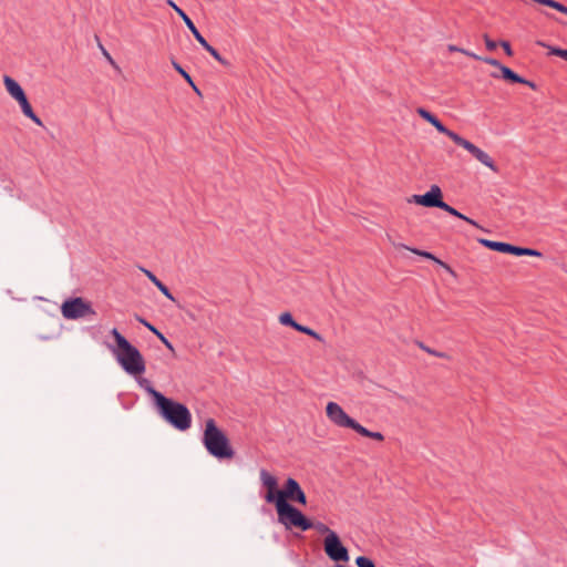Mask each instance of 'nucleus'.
I'll use <instances>...</instances> for the list:
<instances>
[{
  "instance_id": "1",
  "label": "nucleus",
  "mask_w": 567,
  "mask_h": 567,
  "mask_svg": "<svg viewBox=\"0 0 567 567\" xmlns=\"http://www.w3.org/2000/svg\"><path fill=\"white\" fill-rule=\"evenodd\" d=\"M115 347H111L122 369L131 375H141L145 372V360L140 350L133 346L116 328L111 330Z\"/></svg>"
},
{
  "instance_id": "2",
  "label": "nucleus",
  "mask_w": 567,
  "mask_h": 567,
  "mask_svg": "<svg viewBox=\"0 0 567 567\" xmlns=\"http://www.w3.org/2000/svg\"><path fill=\"white\" fill-rule=\"evenodd\" d=\"M202 441L207 452L217 460H230L235 455L227 435L214 419L206 421Z\"/></svg>"
},
{
  "instance_id": "3",
  "label": "nucleus",
  "mask_w": 567,
  "mask_h": 567,
  "mask_svg": "<svg viewBox=\"0 0 567 567\" xmlns=\"http://www.w3.org/2000/svg\"><path fill=\"white\" fill-rule=\"evenodd\" d=\"M155 408L158 414L174 429L186 431L192 426V413L185 404L164 396Z\"/></svg>"
},
{
  "instance_id": "4",
  "label": "nucleus",
  "mask_w": 567,
  "mask_h": 567,
  "mask_svg": "<svg viewBox=\"0 0 567 567\" xmlns=\"http://www.w3.org/2000/svg\"><path fill=\"white\" fill-rule=\"evenodd\" d=\"M275 508L278 522L282 524L286 529L298 528L301 532H307L312 528V520L291 503L282 502Z\"/></svg>"
},
{
  "instance_id": "5",
  "label": "nucleus",
  "mask_w": 567,
  "mask_h": 567,
  "mask_svg": "<svg viewBox=\"0 0 567 567\" xmlns=\"http://www.w3.org/2000/svg\"><path fill=\"white\" fill-rule=\"evenodd\" d=\"M167 4L183 19L188 30L192 32L196 41L219 63L223 65H229V62L225 60L219 52L212 47L206 39L198 31L192 19L186 14V12L179 8L173 0H167Z\"/></svg>"
},
{
  "instance_id": "6",
  "label": "nucleus",
  "mask_w": 567,
  "mask_h": 567,
  "mask_svg": "<svg viewBox=\"0 0 567 567\" xmlns=\"http://www.w3.org/2000/svg\"><path fill=\"white\" fill-rule=\"evenodd\" d=\"M62 316L69 320H75L87 316H95L91 302L81 297L66 299L61 306Z\"/></svg>"
},
{
  "instance_id": "7",
  "label": "nucleus",
  "mask_w": 567,
  "mask_h": 567,
  "mask_svg": "<svg viewBox=\"0 0 567 567\" xmlns=\"http://www.w3.org/2000/svg\"><path fill=\"white\" fill-rule=\"evenodd\" d=\"M326 555L336 563H348L350 559L348 548L342 544L339 535L331 532L323 539Z\"/></svg>"
},
{
  "instance_id": "8",
  "label": "nucleus",
  "mask_w": 567,
  "mask_h": 567,
  "mask_svg": "<svg viewBox=\"0 0 567 567\" xmlns=\"http://www.w3.org/2000/svg\"><path fill=\"white\" fill-rule=\"evenodd\" d=\"M282 501L284 503H296L303 506L307 505L306 493L303 492L297 480L288 477L285 481L276 506L280 505Z\"/></svg>"
},
{
  "instance_id": "9",
  "label": "nucleus",
  "mask_w": 567,
  "mask_h": 567,
  "mask_svg": "<svg viewBox=\"0 0 567 567\" xmlns=\"http://www.w3.org/2000/svg\"><path fill=\"white\" fill-rule=\"evenodd\" d=\"M328 419L339 427L357 430L359 422L349 416L344 410L336 402H329L326 406Z\"/></svg>"
},
{
  "instance_id": "10",
  "label": "nucleus",
  "mask_w": 567,
  "mask_h": 567,
  "mask_svg": "<svg viewBox=\"0 0 567 567\" xmlns=\"http://www.w3.org/2000/svg\"><path fill=\"white\" fill-rule=\"evenodd\" d=\"M408 202L429 208H439L443 206V193L437 185H432L425 194L412 195Z\"/></svg>"
},
{
  "instance_id": "11",
  "label": "nucleus",
  "mask_w": 567,
  "mask_h": 567,
  "mask_svg": "<svg viewBox=\"0 0 567 567\" xmlns=\"http://www.w3.org/2000/svg\"><path fill=\"white\" fill-rule=\"evenodd\" d=\"M456 145L465 148L473 157H475L478 162H481L486 167L491 168L493 172L497 173L498 167L495 165V162L493 158L482 151L480 147L474 145L472 142L467 141L466 138L458 135L457 138H455L454 142Z\"/></svg>"
},
{
  "instance_id": "12",
  "label": "nucleus",
  "mask_w": 567,
  "mask_h": 567,
  "mask_svg": "<svg viewBox=\"0 0 567 567\" xmlns=\"http://www.w3.org/2000/svg\"><path fill=\"white\" fill-rule=\"evenodd\" d=\"M260 481L262 487L266 489V494L264 496L266 503L274 504L276 506L281 492L277 477L271 475L267 470L262 468L260 471Z\"/></svg>"
},
{
  "instance_id": "13",
  "label": "nucleus",
  "mask_w": 567,
  "mask_h": 567,
  "mask_svg": "<svg viewBox=\"0 0 567 567\" xmlns=\"http://www.w3.org/2000/svg\"><path fill=\"white\" fill-rule=\"evenodd\" d=\"M416 113L419 114L420 117H422L424 121L429 122L430 124H432L436 130L437 132L446 135L447 137H450L453 142H455V138L458 137V134L455 133L454 131H451L450 128H447L439 118L436 115H434L432 112L427 111L426 109L424 107H417L416 109Z\"/></svg>"
},
{
  "instance_id": "14",
  "label": "nucleus",
  "mask_w": 567,
  "mask_h": 567,
  "mask_svg": "<svg viewBox=\"0 0 567 567\" xmlns=\"http://www.w3.org/2000/svg\"><path fill=\"white\" fill-rule=\"evenodd\" d=\"M17 102L19 103L24 116L30 118L37 125L43 126L41 118L34 113L27 95H23L22 97L18 99Z\"/></svg>"
},
{
  "instance_id": "15",
  "label": "nucleus",
  "mask_w": 567,
  "mask_h": 567,
  "mask_svg": "<svg viewBox=\"0 0 567 567\" xmlns=\"http://www.w3.org/2000/svg\"><path fill=\"white\" fill-rule=\"evenodd\" d=\"M4 86L8 91V93L17 101L18 99L25 95L24 90L22 86L11 76L4 75L3 78Z\"/></svg>"
},
{
  "instance_id": "16",
  "label": "nucleus",
  "mask_w": 567,
  "mask_h": 567,
  "mask_svg": "<svg viewBox=\"0 0 567 567\" xmlns=\"http://www.w3.org/2000/svg\"><path fill=\"white\" fill-rule=\"evenodd\" d=\"M402 247H404L405 249H409L410 251H412L413 254H415L417 256H421V257H423L425 259H430V260L436 262L437 265L443 267L451 275H455L454 270L451 268L450 265H447L446 262H444L441 259H439L437 257H435L432 252L426 251V250H421V249H417V248H410V247L404 246V245Z\"/></svg>"
},
{
  "instance_id": "17",
  "label": "nucleus",
  "mask_w": 567,
  "mask_h": 567,
  "mask_svg": "<svg viewBox=\"0 0 567 567\" xmlns=\"http://www.w3.org/2000/svg\"><path fill=\"white\" fill-rule=\"evenodd\" d=\"M142 271L146 275V277L151 280V282L154 284V286L169 300H172L173 302H176V299L175 297L172 295L171 290L168 289V287L163 284L152 271L145 269V268H141Z\"/></svg>"
},
{
  "instance_id": "18",
  "label": "nucleus",
  "mask_w": 567,
  "mask_h": 567,
  "mask_svg": "<svg viewBox=\"0 0 567 567\" xmlns=\"http://www.w3.org/2000/svg\"><path fill=\"white\" fill-rule=\"evenodd\" d=\"M499 71H501V75H498L497 73H492L491 76H493L495 79L502 78L509 83L524 82L523 76H520L519 74H517L516 72H514L511 68H508L506 65H503Z\"/></svg>"
},
{
  "instance_id": "19",
  "label": "nucleus",
  "mask_w": 567,
  "mask_h": 567,
  "mask_svg": "<svg viewBox=\"0 0 567 567\" xmlns=\"http://www.w3.org/2000/svg\"><path fill=\"white\" fill-rule=\"evenodd\" d=\"M136 320L140 323H142L144 327H146L150 331H152L154 333V336H156L168 350L174 352V347H173L172 342L161 331H158L152 323H150L147 320H145L144 318L138 317V316H136Z\"/></svg>"
},
{
  "instance_id": "20",
  "label": "nucleus",
  "mask_w": 567,
  "mask_h": 567,
  "mask_svg": "<svg viewBox=\"0 0 567 567\" xmlns=\"http://www.w3.org/2000/svg\"><path fill=\"white\" fill-rule=\"evenodd\" d=\"M137 382L140 386L152 396L155 406L159 403V400L165 396L152 385L150 380L141 378Z\"/></svg>"
},
{
  "instance_id": "21",
  "label": "nucleus",
  "mask_w": 567,
  "mask_h": 567,
  "mask_svg": "<svg viewBox=\"0 0 567 567\" xmlns=\"http://www.w3.org/2000/svg\"><path fill=\"white\" fill-rule=\"evenodd\" d=\"M439 208L443 209L444 212L449 213L450 215L452 216H455L460 219H463L465 220L466 223L475 226V227H480L478 224L473 220L472 218L463 215L462 213H460L458 210H456L454 207L450 206L449 204H446L444 200H443V206H440Z\"/></svg>"
},
{
  "instance_id": "22",
  "label": "nucleus",
  "mask_w": 567,
  "mask_h": 567,
  "mask_svg": "<svg viewBox=\"0 0 567 567\" xmlns=\"http://www.w3.org/2000/svg\"><path fill=\"white\" fill-rule=\"evenodd\" d=\"M478 243L493 251H498V252L505 254V251L507 249L506 248L507 243H503V241H494V240H489V239H485V238H480Z\"/></svg>"
},
{
  "instance_id": "23",
  "label": "nucleus",
  "mask_w": 567,
  "mask_h": 567,
  "mask_svg": "<svg viewBox=\"0 0 567 567\" xmlns=\"http://www.w3.org/2000/svg\"><path fill=\"white\" fill-rule=\"evenodd\" d=\"M172 64L174 66V69L184 78V80L193 87V90L198 94L200 95V91L199 89L196 86V84L194 83L192 76L181 66L179 63H177L176 61H172Z\"/></svg>"
},
{
  "instance_id": "24",
  "label": "nucleus",
  "mask_w": 567,
  "mask_h": 567,
  "mask_svg": "<svg viewBox=\"0 0 567 567\" xmlns=\"http://www.w3.org/2000/svg\"><path fill=\"white\" fill-rule=\"evenodd\" d=\"M355 432L364 437L373 439L379 442L384 441V435L381 432H372V431L368 430L367 427L362 426L360 423H359Z\"/></svg>"
},
{
  "instance_id": "25",
  "label": "nucleus",
  "mask_w": 567,
  "mask_h": 567,
  "mask_svg": "<svg viewBox=\"0 0 567 567\" xmlns=\"http://www.w3.org/2000/svg\"><path fill=\"white\" fill-rule=\"evenodd\" d=\"M537 44L540 47H544V48H548V50H549L548 54L559 56V58L564 59L565 61H567V49L547 45L546 43H544L542 41H537Z\"/></svg>"
},
{
  "instance_id": "26",
  "label": "nucleus",
  "mask_w": 567,
  "mask_h": 567,
  "mask_svg": "<svg viewBox=\"0 0 567 567\" xmlns=\"http://www.w3.org/2000/svg\"><path fill=\"white\" fill-rule=\"evenodd\" d=\"M537 44L540 47H544V48H548V50H549L548 54L559 56V58L564 59L565 61H567V49L547 45L546 43H544L542 41H537Z\"/></svg>"
},
{
  "instance_id": "27",
  "label": "nucleus",
  "mask_w": 567,
  "mask_h": 567,
  "mask_svg": "<svg viewBox=\"0 0 567 567\" xmlns=\"http://www.w3.org/2000/svg\"><path fill=\"white\" fill-rule=\"evenodd\" d=\"M296 331L305 333V334H307V336H309V337H311V338H313V339H316V340H318L320 342L323 341V338H322V336L320 333H318L317 331H315L313 329H311V328H309L307 326H303V324L299 323L298 326H296Z\"/></svg>"
},
{
  "instance_id": "28",
  "label": "nucleus",
  "mask_w": 567,
  "mask_h": 567,
  "mask_svg": "<svg viewBox=\"0 0 567 567\" xmlns=\"http://www.w3.org/2000/svg\"><path fill=\"white\" fill-rule=\"evenodd\" d=\"M279 322L282 324V326H287V327H290L292 329L296 330V326H298L299 323L293 319L292 315L290 312H282L280 316H279Z\"/></svg>"
},
{
  "instance_id": "29",
  "label": "nucleus",
  "mask_w": 567,
  "mask_h": 567,
  "mask_svg": "<svg viewBox=\"0 0 567 567\" xmlns=\"http://www.w3.org/2000/svg\"><path fill=\"white\" fill-rule=\"evenodd\" d=\"M355 564L358 567H377L375 563L367 556H358L355 558Z\"/></svg>"
},
{
  "instance_id": "30",
  "label": "nucleus",
  "mask_w": 567,
  "mask_h": 567,
  "mask_svg": "<svg viewBox=\"0 0 567 567\" xmlns=\"http://www.w3.org/2000/svg\"><path fill=\"white\" fill-rule=\"evenodd\" d=\"M312 528L316 529L319 534H322V535H328L330 534L331 532H333L332 529H330L326 524H323L322 522H312Z\"/></svg>"
},
{
  "instance_id": "31",
  "label": "nucleus",
  "mask_w": 567,
  "mask_h": 567,
  "mask_svg": "<svg viewBox=\"0 0 567 567\" xmlns=\"http://www.w3.org/2000/svg\"><path fill=\"white\" fill-rule=\"evenodd\" d=\"M505 254L514 255V256H523L524 247L515 246L507 243Z\"/></svg>"
},
{
  "instance_id": "32",
  "label": "nucleus",
  "mask_w": 567,
  "mask_h": 567,
  "mask_svg": "<svg viewBox=\"0 0 567 567\" xmlns=\"http://www.w3.org/2000/svg\"><path fill=\"white\" fill-rule=\"evenodd\" d=\"M419 346H420V348H421L422 350L426 351L427 353H430V354H432V355H435V357H437V358H447V354H446V353H444V352H439V351H436V350H433V349H431V348L426 347V346H425L424 343H422V342H420V343H419Z\"/></svg>"
},
{
  "instance_id": "33",
  "label": "nucleus",
  "mask_w": 567,
  "mask_h": 567,
  "mask_svg": "<svg viewBox=\"0 0 567 567\" xmlns=\"http://www.w3.org/2000/svg\"><path fill=\"white\" fill-rule=\"evenodd\" d=\"M481 61H483L486 64H489V65H493L495 68H498L499 70L503 66V64L498 60H496L494 58L486 56V58H482Z\"/></svg>"
},
{
  "instance_id": "34",
  "label": "nucleus",
  "mask_w": 567,
  "mask_h": 567,
  "mask_svg": "<svg viewBox=\"0 0 567 567\" xmlns=\"http://www.w3.org/2000/svg\"><path fill=\"white\" fill-rule=\"evenodd\" d=\"M484 41L487 50L493 51L497 48V43L494 40H492L487 34H484Z\"/></svg>"
},
{
  "instance_id": "35",
  "label": "nucleus",
  "mask_w": 567,
  "mask_h": 567,
  "mask_svg": "<svg viewBox=\"0 0 567 567\" xmlns=\"http://www.w3.org/2000/svg\"><path fill=\"white\" fill-rule=\"evenodd\" d=\"M542 13H543L546 18H548V19H550V20H554L555 22H557V23L561 24L563 27H566V28H567V22H566V21H564V20H561V19H558L556 16H554V14H551V13L547 12V11H542Z\"/></svg>"
},
{
  "instance_id": "36",
  "label": "nucleus",
  "mask_w": 567,
  "mask_h": 567,
  "mask_svg": "<svg viewBox=\"0 0 567 567\" xmlns=\"http://www.w3.org/2000/svg\"><path fill=\"white\" fill-rule=\"evenodd\" d=\"M523 256H536V257H540V256H542V252H540V251H538V250H536V249H533V248L524 247Z\"/></svg>"
},
{
  "instance_id": "37",
  "label": "nucleus",
  "mask_w": 567,
  "mask_h": 567,
  "mask_svg": "<svg viewBox=\"0 0 567 567\" xmlns=\"http://www.w3.org/2000/svg\"><path fill=\"white\" fill-rule=\"evenodd\" d=\"M501 45L502 48L504 49L505 53L508 55V56H512L513 55V50H512V47L509 44L508 41H502L501 42Z\"/></svg>"
},
{
  "instance_id": "38",
  "label": "nucleus",
  "mask_w": 567,
  "mask_h": 567,
  "mask_svg": "<svg viewBox=\"0 0 567 567\" xmlns=\"http://www.w3.org/2000/svg\"><path fill=\"white\" fill-rule=\"evenodd\" d=\"M518 84L527 85V86H529L533 90L537 89V85L534 82H532V81H529V80H527L525 78H524V82H519Z\"/></svg>"
},
{
  "instance_id": "39",
  "label": "nucleus",
  "mask_w": 567,
  "mask_h": 567,
  "mask_svg": "<svg viewBox=\"0 0 567 567\" xmlns=\"http://www.w3.org/2000/svg\"><path fill=\"white\" fill-rule=\"evenodd\" d=\"M460 52H462V53L466 54L467 56H471V58H473V59H475V60H480V61H481V59H482V56H478V55H476L475 53L470 52V51H466V50H464V49H463V50H460Z\"/></svg>"
},
{
  "instance_id": "40",
  "label": "nucleus",
  "mask_w": 567,
  "mask_h": 567,
  "mask_svg": "<svg viewBox=\"0 0 567 567\" xmlns=\"http://www.w3.org/2000/svg\"><path fill=\"white\" fill-rule=\"evenodd\" d=\"M460 48L455 47V45H450V51H458L460 52Z\"/></svg>"
},
{
  "instance_id": "41",
  "label": "nucleus",
  "mask_w": 567,
  "mask_h": 567,
  "mask_svg": "<svg viewBox=\"0 0 567 567\" xmlns=\"http://www.w3.org/2000/svg\"><path fill=\"white\" fill-rule=\"evenodd\" d=\"M103 53L105 54V56H106L111 62H113V61H112V59H111V56H110V54L107 53V51H105V50L103 49Z\"/></svg>"
},
{
  "instance_id": "42",
  "label": "nucleus",
  "mask_w": 567,
  "mask_h": 567,
  "mask_svg": "<svg viewBox=\"0 0 567 567\" xmlns=\"http://www.w3.org/2000/svg\"><path fill=\"white\" fill-rule=\"evenodd\" d=\"M333 567H347V566H343V565L337 564V565H334Z\"/></svg>"
}]
</instances>
